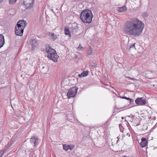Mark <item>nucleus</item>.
Returning <instances> with one entry per match:
<instances>
[{"mask_svg":"<svg viewBox=\"0 0 157 157\" xmlns=\"http://www.w3.org/2000/svg\"><path fill=\"white\" fill-rule=\"evenodd\" d=\"M144 26L143 21L137 18L133 17L125 23L123 31L126 34L138 36L141 34Z\"/></svg>","mask_w":157,"mask_h":157,"instance_id":"nucleus-1","label":"nucleus"},{"mask_svg":"<svg viewBox=\"0 0 157 157\" xmlns=\"http://www.w3.org/2000/svg\"><path fill=\"white\" fill-rule=\"evenodd\" d=\"M93 17V14L90 10H83L80 13V19L84 23H90L92 21Z\"/></svg>","mask_w":157,"mask_h":157,"instance_id":"nucleus-2","label":"nucleus"},{"mask_svg":"<svg viewBox=\"0 0 157 157\" xmlns=\"http://www.w3.org/2000/svg\"><path fill=\"white\" fill-rule=\"evenodd\" d=\"M48 54V57L54 62L57 61L58 56L56 51L49 47H46L44 50Z\"/></svg>","mask_w":157,"mask_h":157,"instance_id":"nucleus-3","label":"nucleus"},{"mask_svg":"<svg viewBox=\"0 0 157 157\" xmlns=\"http://www.w3.org/2000/svg\"><path fill=\"white\" fill-rule=\"evenodd\" d=\"M78 88L76 87H74L70 89L67 94V96L68 99L71 97H74L77 93Z\"/></svg>","mask_w":157,"mask_h":157,"instance_id":"nucleus-4","label":"nucleus"},{"mask_svg":"<svg viewBox=\"0 0 157 157\" xmlns=\"http://www.w3.org/2000/svg\"><path fill=\"white\" fill-rule=\"evenodd\" d=\"M136 103L138 105H145L146 103V99L144 97L138 98L135 100Z\"/></svg>","mask_w":157,"mask_h":157,"instance_id":"nucleus-5","label":"nucleus"},{"mask_svg":"<svg viewBox=\"0 0 157 157\" xmlns=\"http://www.w3.org/2000/svg\"><path fill=\"white\" fill-rule=\"evenodd\" d=\"M35 0H25L23 4L26 8H30L33 7Z\"/></svg>","mask_w":157,"mask_h":157,"instance_id":"nucleus-6","label":"nucleus"},{"mask_svg":"<svg viewBox=\"0 0 157 157\" xmlns=\"http://www.w3.org/2000/svg\"><path fill=\"white\" fill-rule=\"evenodd\" d=\"M15 33L17 36H22L23 35L24 29L23 28L18 27V26L16 25Z\"/></svg>","mask_w":157,"mask_h":157,"instance_id":"nucleus-7","label":"nucleus"},{"mask_svg":"<svg viewBox=\"0 0 157 157\" xmlns=\"http://www.w3.org/2000/svg\"><path fill=\"white\" fill-rule=\"evenodd\" d=\"M27 25V23L26 21L23 20L18 21L16 25L18 26V27L23 28L24 29L26 27Z\"/></svg>","mask_w":157,"mask_h":157,"instance_id":"nucleus-8","label":"nucleus"},{"mask_svg":"<svg viewBox=\"0 0 157 157\" xmlns=\"http://www.w3.org/2000/svg\"><path fill=\"white\" fill-rule=\"evenodd\" d=\"M30 142L33 146L36 147L39 142L38 138L36 136H33L31 138Z\"/></svg>","mask_w":157,"mask_h":157,"instance_id":"nucleus-9","label":"nucleus"},{"mask_svg":"<svg viewBox=\"0 0 157 157\" xmlns=\"http://www.w3.org/2000/svg\"><path fill=\"white\" fill-rule=\"evenodd\" d=\"M29 43L31 45L32 50H35L38 46V44L37 41L35 39H31L29 41Z\"/></svg>","mask_w":157,"mask_h":157,"instance_id":"nucleus-10","label":"nucleus"},{"mask_svg":"<svg viewBox=\"0 0 157 157\" xmlns=\"http://www.w3.org/2000/svg\"><path fill=\"white\" fill-rule=\"evenodd\" d=\"M141 142L140 144L142 147H144L146 146L147 141L146 138L144 137L141 138Z\"/></svg>","mask_w":157,"mask_h":157,"instance_id":"nucleus-11","label":"nucleus"},{"mask_svg":"<svg viewBox=\"0 0 157 157\" xmlns=\"http://www.w3.org/2000/svg\"><path fill=\"white\" fill-rule=\"evenodd\" d=\"M4 44V36L2 34H0V48L3 46Z\"/></svg>","mask_w":157,"mask_h":157,"instance_id":"nucleus-12","label":"nucleus"},{"mask_svg":"<svg viewBox=\"0 0 157 157\" xmlns=\"http://www.w3.org/2000/svg\"><path fill=\"white\" fill-rule=\"evenodd\" d=\"M127 8L125 6L121 7H118L117 9V11L119 12H123L125 11Z\"/></svg>","mask_w":157,"mask_h":157,"instance_id":"nucleus-13","label":"nucleus"},{"mask_svg":"<svg viewBox=\"0 0 157 157\" xmlns=\"http://www.w3.org/2000/svg\"><path fill=\"white\" fill-rule=\"evenodd\" d=\"M64 33L66 35H68L69 36H71V33L69 29L66 28L64 30Z\"/></svg>","mask_w":157,"mask_h":157,"instance_id":"nucleus-14","label":"nucleus"},{"mask_svg":"<svg viewBox=\"0 0 157 157\" xmlns=\"http://www.w3.org/2000/svg\"><path fill=\"white\" fill-rule=\"evenodd\" d=\"M71 29L72 32L73 33H75L76 32L78 31V27L77 25L74 26H72Z\"/></svg>","mask_w":157,"mask_h":157,"instance_id":"nucleus-15","label":"nucleus"},{"mask_svg":"<svg viewBox=\"0 0 157 157\" xmlns=\"http://www.w3.org/2000/svg\"><path fill=\"white\" fill-rule=\"evenodd\" d=\"M50 36L54 40H55L57 38V35L54 33H52L50 35Z\"/></svg>","mask_w":157,"mask_h":157,"instance_id":"nucleus-16","label":"nucleus"},{"mask_svg":"<svg viewBox=\"0 0 157 157\" xmlns=\"http://www.w3.org/2000/svg\"><path fill=\"white\" fill-rule=\"evenodd\" d=\"M68 145H66V144L63 145V150L66 151H67L69 150V148Z\"/></svg>","mask_w":157,"mask_h":157,"instance_id":"nucleus-17","label":"nucleus"},{"mask_svg":"<svg viewBox=\"0 0 157 157\" xmlns=\"http://www.w3.org/2000/svg\"><path fill=\"white\" fill-rule=\"evenodd\" d=\"M93 52V50L91 48H90L89 49L87 53L88 55H91Z\"/></svg>","mask_w":157,"mask_h":157,"instance_id":"nucleus-18","label":"nucleus"},{"mask_svg":"<svg viewBox=\"0 0 157 157\" xmlns=\"http://www.w3.org/2000/svg\"><path fill=\"white\" fill-rule=\"evenodd\" d=\"M69 148V149L70 150H72L75 147V146L73 145H68Z\"/></svg>","mask_w":157,"mask_h":157,"instance_id":"nucleus-19","label":"nucleus"},{"mask_svg":"<svg viewBox=\"0 0 157 157\" xmlns=\"http://www.w3.org/2000/svg\"><path fill=\"white\" fill-rule=\"evenodd\" d=\"M82 75L84 76H86L88 75V71H84L82 73Z\"/></svg>","mask_w":157,"mask_h":157,"instance_id":"nucleus-20","label":"nucleus"},{"mask_svg":"<svg viewBox=\"0 0 157 157\" xmlns=\"http://www.w3.org/2000/svg\"><path fill=\"white\" fill-rule=\"evenodd\" d=\"M10 0L9 3L10 4H11V5L17 1V0Z\"/></svg>","mask_w":157,"mask_h":157,"instance_id":"nucleus-21","label":"nucleus"},{"mask_svg":"<svg viewBox=\"0 0 157 157\" xmlns=\"http://www.w3.org/2000/svg\"><path fill=\"white\" fill-rule=\"evenodd\" d=\"M84 48H83L81 45L80 44L79 46L77 48V49L78 50H82Z\"/></svg>","mask_w":157,"mask_h":157,"instance_id":"nucleus-22","label":"nucleus"},{"mask_svg":"<svg viewBox=\"0 0 157 157\" xmlns=\"http://www.w3.org/2000/svg\"><path fill=\"white\" fill-rule=\"evenodd\" d=\"M6 150L5 149H4L3 150V151L0 152V157H2L4 154V153L5 152Z\"/></svg>","mask_w":157,"mask_h":157,"instance_id":"nucleus-23","label":"nucleus"},{"mask_svg":"<svg viewBox=\"0 0 157 157\" xmlns=\"http://www.w3.org/2000/svg\"><path fill=\"white\" fill-rule=\"evenodd\" d=\"M135 44H134L130 46L129 49H130L131 48H135Z\"/></svg>","mask_w":157,"mask_h":157,"instance_id":"nucleus-24","label":"nucleus"},{"mask_svg":"<svg viewBox=\"0 0 157 157\" xmlns=\"http://www.w3.org/2000/svg\"><path fill=\"white\" fill-rule=\"evenodd\" d=\"M156 148V147H150V149H152V150H154ZM149 149V148L147 147L146 148V150H148Z\"/></svg>","mask_w":157,"mask_h":157,"instance_id":"nucleus-25","label":"nucleus"},{"mask_svg":"<svg viewBox=\"0 0 157 157\" xmlns=\"http://www.w3.org/2000/svg\"><path fill=\"white\" fill-rule=\"evenodd\" d=\"M129 100L130 101L129 102L130 104L134 103V101L133 99H131L130 98V99H129Z\"/></svg>","mask_w":157,"mask_h":157,"instance_id":"nucleus-26","label":"nucleus"},{"mask_svg":"<svg viewBox=\"0 0 157 157\" xmlns=\"http://www.w3.org/2000/svg\"><path fill=\"white\" fill-rule=\"evenodd\" d=\"M121 98H122L123 99H125L127 100H129V99H130V98H127L126 97H120Z\"/></svg>","mask_w":157,"mask_h":157,"instance_id":"nucleus-27","label":"nucleus"},{"mask_svg":"<svg viewBox=\"0 0 157 157\" xmlns=\"http://www.w3.org/2000/svg\"><path fill=\"white\" fill-rule=\"evenodd\" d=\"M148 15V14L146 12L144 13H143V16L144 17H147Z\"/></svg>","mask_w":157,"mask_h":157,"instance_id":"nucleus-28","label":"nucleus"},{"mask_svg":"<svg viewBox=\"0 0 157 157\" xmlns=\"http://www.w3.org/2000/svg\"><path fill=\"white\" fill-rule=\"evenodd\" d=\"M78 76L80 78L84 77L83 75H82V73H81V74H79Z\"/></svg>","mask_w":157,"mask_h":157,"instance_id":"nucleus-29","label":"nucleus"},{"mask_svg":"<svg viewBox=\"0 0 157 157\" xmlns=\"http://www.w3.org/2000/svg\"><path fill=\"white\" fill-rule=\"evenodd\" d=\"M72 2H75L77 1H79L81 0H71Z\"/></svg>","mask_w":157,"mask_h":157,"instance_id":"nucleus-30","label":"nucleus"},{"mask_svg":"<svg viewBox=\"0 0 157 157\" xmlns=\"http://www.w3.org/2000/svg\"><path fill=\"white\" fill-rule=\"evenodd\" d=\"M91 67H92V68H94L95 67V66L94 65L92 64Z\"/></svg>","mask_w":157,"mask_h":157,"instance_id":"nucleus-31","label":"nucleus"},{"mask_svg":"<svg viewBox=\"0 0 157 157\" xmlns=\"http://www.w3.org/2000/svg\"><path fill=\"white\" fill-rule=\"evenodd\" d=\"M4 0H0V4L3 2Z\"/></svg>","mask_w":157,"mask_h":157,"instance_id":"nucleus-32","label":"nucleus"},{"mask_svg":"<svg viewBox=\"0 0 157 157\" xmlns=\"http://www.w3.org/2000/svg\"><path fill=\"white\" fill-rule=\"evenodd\" d=\"M120 137H119V136H118L117 137V138H118V140H117V143H118V142L119 140V139H120Z\"/></svg>","mask_w":157,"mask_h":157,"instance_id":"nucleus-33","label":"nucleus"},{"mask_svg":"<svg viewBox=\"0 0 157 157\" xmlns=\"http://www.w3.org/2000/svg\"><path fill=\"white\" fill-rule=\"evenodd\" d=\"M122 109L123 110H124V109H127V108H124V107H122Z\"/></svg>","mask_w":157,"mask_h":157,"instance_id":"nucleus-34","label":"nucleus"},{"mask_svg":"<svg viewBox=\"0 0 157 157\" xmlns=\"http://www.w3.org/2000/svg\"><path fill=\"white\" fill-rule=\"evenodd\" d=\"M131 115H131L130 116H127V117H130V116Z\"/></svg>","mask_w":157,"mask_h":157,"instance_id":"nucleus-35","label":"nucleus"},{"mask_svg":"<svg viewBox=\"0 0 157 157\" xmlns=\"http://www.w3.org/2000/svg\"><path fill=\"white\" fill-rule=\"evenodd\" d=\"M124 157H129L127 156H124Z\"/></svg>","mask_w":157,"mask_h":157,"instance_id":"nucleus-36","label":"nucleus"},{"mask_svg":"<svg viewBox=\"0 0 157 157\" xmlns=\"http://www.w3.org/2000/svg\"><path fill=\"white\" fill-rule=\"evenodd\" d=\"M69 114H68V115L67 117H69Z\"/></svg>","mask_w":157,"mask_h":157,"instance_id":"nucleus-37","label":"nucleus"},{"mask_svg":"<svg viewBox=\"0 0 157 157\" xmlns=\"http://www.w3.org/2000/svg\"><path fill=\"white\" fill-rule=\"evenodd\" d=\"M44 68V67H43V68Z\"/></svg>","mask_w":157,"mask_h":157,"instance_id":"nucleus-38","label":"nucleus"},{"mask_svg":"<svg viewBox=\"0 0 157 157\" xmlns=\"http://www.w3.org/2000/svg\"><path fill=\"white\" fill-rule=\"evenodd\" d=\"M11 144H10V146H11Z\"/></svg>","mask_w":157,"mask_h":157,"instance_id":"nucleus-39","label":"nucleus"}]
</instances>
